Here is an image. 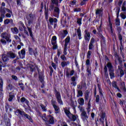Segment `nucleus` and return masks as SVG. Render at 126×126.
<instances>
[{"mask_svg": "<svg viewBox=\"0 0 126 126\" xmlns=\"http://www.w3.org/2000/svg\"><path fill=\"white\" fill-rule=\"evenodd\" d=\"M11 31L14 33V34H18L19 31L17 28L15 27L14 28H11Z\"/></svg>", "mask_w": 126, "mask_h": 126, "instance_id": "obj_22", "label": "nucleus"}, {"mask_svg": "<svg viewBox=\"0 0 126 126\" xmlns=\"http://www.w3.org/2000/svg\"><path fill=\"white\" fill-rule=\"evenodd\" d=\"M30 68L31 69V71H33L34 70V69L35 68V67L33 65H30Z\"/></svg>", "mask_w": 126, "mask_h": 126, "instance_id": "obj_51", "label": "nucleus"}, {"mask_svg": "<svg viewBox=\"0 0 126 126\" xmlns=\"http://www.w3.org/2000/svg\"><path fill=\"white\" fill-rule=\"evenodd\" d=\"M99 100H100V96L96 95L95 97V101L96 103H99Z\"/></svg>", "mask_w": 126, "mask_h": 126, "instance_id": "obj_44", "label": "nucleus"}, {"mask_svg": "<svg viewBox=\"0 0 126 126\" xmlns=\"http://www.w3.org/2000/svg\"><path fill=\"white\" fill-rule=\"evenodd\" d=\"M66 35L64 33H62L61 34V37L62 39H63Z\"/></svg>", "mask_w": 126, "mask_h": 126, "instance_id": "obj_64", "label": "nucleus"}, {"mask_svg": "<svg viewBox=\"0 0 126 126\" xmlns=\"http://www.w3.org/2000/svg\"><path fill=\"white\" fill-rule=\"evenodd\" d=\"M8 57L9 58H11V59H14L16 58V55L14 54L13 52H9L7 53Z\"/></svg>", "mask_w": 126, "mask_h": 126, "instance_id": "obj_17", "label": "nucleus"}, {"mask_svg": "<svg viewBox=\"0 0 126 126\" xmlns=\"http://www.w3.org/2000/svg\"><path fill=\"white\" fill-rule=\"evenodd\" d=\"M90 99L91 101V97H90V93H89V92H86L85 96V101H88V100L90 101Z\"/></svg>", "mask_w": 126, "mask_h": 126, "instance_id": "obj_15", "label": "nucleus"}, {"mask_svg": "<svg viewBox=\"0 0 126 126\" xmlns=\"http://www.w3.org/2000/svg\"><path fill=\"white\" fill-rule=\"evenodd\" d=\"M94 42H95V39H94V38L93 37L92 38L90 42L89 50H92L93 48H94V45H93V44H94Z\"/></svg>", "mask_w": 126, "mask_h": 126, "instance_id": "obj_12", "label": "nucleus"}, {"mask_svg": "<svg viewBox=\"0 0 126 126\" xmlns=\"http://www.w3.org/2000/svg\"><path fill=\"white\" fill-rule=\"evenodd\" d=\"M51 104L52 106H56L57 105V101L55 100H54V99H52L51 100Z\"/></svg>", "mask_w": 126, "mask_h": 126, "instance_id": "obj_39", "label": "nucleus"}, {"mask_svg": "<svg viewBox=\"0 0 126 126\" xmlns=\"http://www.w3.org/2000/svg\"><path fill=\"white\" fill-rule=\"evenodd\" d=\"M27 28H28V30L29 32L30 33V35L31 37H32V40H33L34 37H33V33L32 32V30H31V29L29 27H27Z\"/></svg>", "mask_w": 126, "mask_h": 126, "instance_id": "obj_32", "label": "nucleus"}, {"mask_svg": "<svg viewBox=\"0 0 126 126\" xmlns=\"http://www.w3.org/2000/svg\"><path fill=\"white\" fill-rule=\"evenodd\" d=\"M83 96V92L82 91H78V94L77 95V98L79 97H82Z\"/></svg>", "mask_w": 126, "mask_h": 126, "instance_id": "obj_34", "label": "nucleus"}, {"mask_svg": "<svg viewBox=\"0 0 126 126\" xmlns=\"http://www.w3.org/2000/svg\"><path fill=\"white\" fill-rule=\"evenodd\" d=\"M51 65L52 66V67H53L54 68V69H56L57 68V65H56V64L54 63H52L51 64Z\"/></svg>", "mask_w": 126, "mask_h": 126, "instance_id": "obj_61", "label": "nucleus"}, {"mask_svg": "<svg viewBox=\"0 0 126 126\" xmlns=\"http://www.w3.org/2000/svg\"><path fill=\"white\" fill-rule=\"evenodd\" d=\"M70 42V37H69V36H68L65 39L64 48V51H63V54L64 56H66V55H67V53L66 52V50H67V46L68 45V43Z\"/></svg>", "mask_w": 126, "mask_h": 126, "instance_id": "obj_4", "label": "nucleus"}, {"mask_svg": "<svg viewBox=\"0 0 126 126\" xmlns=\"http://www.w3.org/2000/svg\"><path fill=\"white\" fill-rule=\"evenodd\" d=\"M74 12H78L81 11V9L80 8H75L73 9Z\"/></svg>", "mask_w": 126, "mask_h": 126, "instance_id": "obj_47", "label": "nucleus"}, {"mask_svg": "<svg viewBox=\"0 0 126 126\" xmlns=\"http://www.w3.org/2000/svg\"><path fill=\"white\" fill-rule=\"evenodd\" d=\"M40 106L42 108V109L43 110V111H44V112H46V106H45V105L43 104H41Z\"/></svg>", "mask_w": 126, "mask_h": 126, "instance_id": "obj_53", "label": "nucleus"}, {"mask_svg": "<svg viewBox=\"0 0 126 126\" xmlns=\"http://www.w3.org/2000/svg\"><path fill=\"white\" fill-rule=\"evenodd\" d=\"M112 86L114 87V88H116V89H117L118 91H120V88L118 87V86L117 85V82L115 81L112 82Z\"/></svg>", "mask_w": 126, "mask_h": 126, "instance_id": "obj_25", "label": "nucleus"}, {"mask_svg": "<svg viewBox=\"0 0 126 126\" xmlns=\"http://www.w3.org/2000/svg\"><path fill=\"white\" fill-rule=\"evenodd\" d=\"M87 71L88 72V75H91V70L89 69V67L87 66Z\"/></svg>", "mask_w": 126, "mask_h": 126, "instance_id": "obj_40", "label": "nucleus"}, {"mask_svg": "<svg viewBox=\"0 0 126 126\" xmlns=\"http://www.w3.org/2000/svg\"><path fill=\"white\" fill-rule=\"evenodd\" d=\"M77 23L79 25V26H81V24H82V18H77Z\"/></svg>", "mask_w": 126, "mask_h": 126, "instance_id": "obj_26", "label": "nucleus"}, {"mask_svg": "<svg viewBox=\"0 0 126 126\" xmlns=\"http://www.w3.org/2000/svg\"><path fill=\"white\" fill-rule=\"evenodd\" d=\"M86 1H87V0H82L81 2V5H84L85 4Z\"/></svg>", "mask_w": 126, "mask_h": 126, "instance_id": "obj_54", "label": "nucleus"}, {"mask_svg": "<svg viewBox=\"0 0 126 126\" xmlns=\"http://www.w3.org/2000/svg\"><path fill=\"white\" fill-rule=\"evenodd\" d=\"M81 117L83 122H87V120L89 118V116L87 115V113L85 110H83L81 114Z\"/></svg>", "mask_w": 126, "mask_h": 126, "instance_id": "obj_8", "label": "nucleus"}, {"mask_svg": "<svg viewBox=\"0 0 126 126\" xmlns=\"http://www.w3.org/2000/svg\"><path fill=\"white\" fill-rule=\"evenodd\" d=\"M20 101L22 103H24V102H25L27 105H28V104H29V101H28V100L26 99L25 97H22L20 99Z\"/></svg>", "mask_w": 126, "mask_h": 126, "instance_id": "obj_21", "label": "nucleus"}, {"mask_svg": "<svg viewBox=\"0 0 126 126\" xmlns=\"http://www.w3.org/2000/svg\"><path fill=\"white\" fill-rule=\"evenodd\" d=\"M84 37L90 38V32H88V31L87 30H86L85 31Z\"/></svg>", "mask_w": 126, "mask_h": 126, "instance_id": "obj_31", "label": "nucleus"}, {"mask_svg": "<svg viewBox=\"0 0 126 126\" xmlns=\"http://www.w3.org/2000/svg\"><path fill=\"white\" fill-rule=\"evenodd\" d=\"M90 56H91V51H89L87 53V58L88 59H89L90 58Z\"/></svg>", "mask_w": 126, "mask_h": 126, "instance_id": "obj_62", "label": "nucleus"}, {"mask_svg": "<svg viewBox=\"0 0 126 126\" xmlns=\"http://www.w3.org/2000/svg\"><path fill=\"white\" fill-rule=\"evenodd\" d=\"M77 101L78 104L81 106H83V105H84V99L83 98L80 97L78 99Z\"/></svg>", "mask_w": 126, "mask_h": 126, "instance_id": "obj_16", "label": "nucleus"}, {"mask_svg": "<svg viewBox=\"0 0 126 126\" xmlns=\"http://www.w3.org/2000/svg\"><path fill=\"white\" fill-rule=\"evenodd\" d=\"M22 25L24 29L25 34H26V35H27V36H29V33H28V32L26 30V28H25V26H24V24H22Z\"/></svg>", "mask_w": 126, "mask_h": 126, "instance_id": "obj_35", "label": "nucleus"}, {"mask_svg": "<svg viewBox=\"0 0 126 126\" xmlns=\"http://www.w3.org/2000/svg\"><path fill=\"white\" fill-rule=\"evenodd\" d=\"M61 54H62V50L60 49H58L57 50V56H58L59 58L61 56Z\"/></svg>", "mask_w": 126, "mask_h": 126, "instance_id": "obj_49", "label": "nucleus"}, {"mask_svg": "<svg viewBox=\"0 0 126 126\" xmlns=\"http://www.w3.org/2000/svg\"><path fill=\"white\" fill-rule=\"evenodd\" d=\"M26 18L28 20V24L30 25V24H32L33 21H34V18H35V15L31 13L27 15Z\"/></svg>", "mask_w": 126, "mask_h": 126, "instance_id": "obj_6", "label": "nucleus"}, {"mask_svg": "<svg viewBox=\"0 0 126 126\" xmlns=\"http://www.w3.org/2000/svg\"><path fill=\"white\" fill-rule=\"evenodd\" d=\"M2 60L4 63H6V62H8V61H9V57H8V55L4 54L2 56Z\"/></svg>", "mask_w": 126, "mask_h": 126, "instance_id": "obj_14", "label": "nucleus"}, {"mask_svg": "<svg viewBox=\"0 0 126 126\" xmlns=\"http://www.w3.org/2000/svg\"><path fill=\"white\" fill-rule=\"evenodd\" d=\"M33 54L35 56V57H36V56H37L38 52H37L36 49H35V50L34 51H33Z\"/></svg>", "mask_w": 126, "mask_h": 126, "instance_id": "obj_63", "label": "nucleus"}, {"mask_svg": "<svg viewBox=\"0 0 126 126\" xmlns=\"http://www.w3.org/2000/svg\"><path fill=\"white\" fill-rule=\"evenodd\" d=\"M116 24L117 26H120V19H116Z\"/></svg>", "mask_w": 126, "mask_h": 126, "instance_id": "obj_52", "label": "nucleus"}, {"mask_svg": "<svg viewBox=\"0 0 126 126\" xmlns=\"http://www.w3.org/2000/svg\"><path fill=\"white\" fill-rule=\"evenodd\" d=\"M108 71L109 72V75L110 76V78L112 79V78H114L115 77V70H114V66H113V65H112V63L110 62H108L106 66V65H104V74L106 77H108L109 76V74H108Z\"/></svg>", "mask_w": 126, "mask_h": 126, "instance_id": "obj_2", "label": "nucleus"}, {"mask_svg": "<svg viewBox=\"0 0 126 126\" xmlns=\"http://www.w3.org/2000/svg\"><path fill=\"white\" fill-rule=\"evenodd\" d=\"M1 37L3 39H5L7 43H10L11 39H10V34L6 32H3L1 34Z\"/></svg>", "mask_w": 126, "mask_h": 126, "instance_id": "obj_5", "label": "nucleus"}, {"mask_svg": "<svg viewBox=\"0 0 126 126\" xmlns=\"http://www.w3.org/2000/svg\"><path fill=\"white\" fill-rule=\"evenodd\" d=\"M63 0H51V2L50 3V5H49V10L52 11H53V15L55 17H57L59 18V16L60 15V5L59 3H61L62 1Z\"/></svg>", "mask_w": 126, "mask_h": 126, "instance_id": "obj_1", "label": "nucleus"}, {"mask_svg": "<svg viewBox=\"0 0 126 126\" xmlns=\"http://www.w3.org/2000/svg\"><path fill=\"white\" fill-rule=\"evenodd\" d=\"M61 59L62 60V61H63V62L66 61L67 59L66 58L65 55H62L61 56Z\"/></svg>", "mask_w": 126, "mask_h": 126, "instance_id": "obj_36", "label": "nucleus"}, {"mask_svg": "<svg viewBox=\"0 0 126 126\" xmlns=\"http://www.w3.org/2000/svg\"><path fill=\"white\" fill-rule=\"evenodd\" d=\"M77 35L78 37V39L79 40H81L82 37H81V30H80V28H79L77 30Z\"/></svg>", "mask_w": 126, "mask_h": 126, "instance_id": "obj_19", "label": "nucleus"}, {"mask_svg": "<svg viewBox=\"0 0 126 126\" xmlns=\"http://www.w3.org/2000/svg\"><path fill=\"white\" fill-rule=\"evenodd\" d=\"M97 86L99 90V94L102 96L103 93H102V90H101V88L99 87V84H97Z\"/></svg>", "mask_w": 126, "mask_h": 126, "instance_id": "obj_45", "label": "nucleus"}, {"mask_svg": "<svg viewBox=\"0 0 126 126\" xmlns=\"http://www.w3.org/2000/svg\"><path fill=\"white\" fill-rule=\"evenodd\" d=\"M53 108H54L55 113L58 114L59 113V111H60V107L58 105H54L53 106Z\"/></svg>", "mask_w": 126, "mask_h": 126, "instance_id": "obj_28", "label": "nucleus"}, {"mask_svg": "<svg viewBox=\"0 0 126 126\" xmlns=\"http://www.w3.org/2000/svg\"><path fill=\"white\" fill-rule=\"evenodd\" d=\"M54 28H56L57 26V22H58V19L57 18H49V23L51 25H54Z\"/></svg>", "mask_w": 126, "mask_h": 126, "instance_id": "obj_9", "label": "nucleus"}, {"mask_svg": "<svg viewBox=\"0 0 126 126\" xmlns=\"http://www.w3.org/2000/svg\"><path fill=\"white\" fill-rule=\"evenodd\" d=\"M11 77L12 79H14V80H17L18 79V78H17V76L14 75H12Z\"/></svg>", "mask_w": 126, "mask_h": 126, "instance_id": "obj_59", "label": "nucleus"}, {"mask_svg": "<svg viewBox=\"0 0 126 126\" xmlns=\"http://www.w3.org/2000/svg\"><path fill=\"white\" fill-rule=\"evenodd\" d=\"M0 42L1 43H2V44H3L4 45H6V41H5V40L3 39H1Z\"/></svg>", "mask_w": 126, "mask_h": 126, "instance_id": "obj_56", "label": "nucleus"}, {"mask_svg": "<svg viewBox=\"0 0 126 126\" xmlns=\"http://www.w3.org/2000/svg\"><path fill=\"white\" fill-rule=\"evenodd\" d=\"M4 23L5 25H7L9 23V19H6L4 21Z\"/></svg>", "mask_w": 126, "mask_h": 126, "instance_id": "obj_58", "label": "nucleus"}, {"mask_svg": "<svg viewBox=\"0 0 126 126\" xmlns=\"http://www.w3.org/2000/svg\"><path fill=\"white\" fill-rule=\"evenodd\" d=\"M121 45L120 46V50L121 52H122L123 50H124V47L123 46V41H120Z\"/></svg>", "mask_w": 126, "mask_h": 126, "instance_id": "obj_46", "label": "nucleus"}, {"mask_svg": "<svg viewBox=\"0 0 126 126\" xmlns=\"http://www.w3.org/2000/svg\"><path fill=\"white\" fill-rule=\"evenodd\" d=\"M56 98L57 99V102L60 105H63V102L62 100V96H61V93L58 91L56 92V94H55Z\"/></svg>", "mask_w": 126, "mask_h": 126, "instance_id": "obj_7", "label": "nucleus"}, {"mask_svg": "<svg viewBox=\"0 0 126 126\" xmlns=\"http://www.w3.org/2000/svg\"><path fill=\"white\" fill-rule=\"evenodd\" d=\"M77 118H78V116H75L73 114H71V115H70V118H69V119H71V120H72V121H74L76 120V119H77Z\"/></svg>", "mask_w": 126, "mask_h": 126, "instance_id": "obj_30", "label": "nucleus"}, {"mask_svg": "<svg viewBox=\"0 0 126 126\" xmlns=\"http://www.w3.org/2000/svg\"><path fill=\"white\" fill-rule=\"evenodd\" d=\"M48 13H49V11L47 9H45V17H48Z\"/></svg>", "mask_w": 126, "mask_h": 126, "instance_id": "obj_57", "label": "nucleus"}, {"mask_svg": "<svg viewBox=\"0 0 126 126\" xmlns=\"http://www.w3.org/2000/svg\"><path fill=\"white\" fill-rule=\"evenodd\" d=\"M121 16V18L123 19H126V15L123 14V13H121L120 14Z\"/></svg>", "mask_w": 126, "mask_h": 126, "instance_id": "obj_60", "label": "nucleus"}, {"mask_svg": "<svg viewBox=\"0 0 126 126\" xmlns=\"http://www.w3.org/2000/svg\"><path fill=\"white\" fill-rule=\"evenodd\" d=\"M116 14H117V17H119V14L120 13V8L117 7L116 8Z\"/></svg>", "mask_w": 126, "mask_h": 126, "instance_id": "obj_42", "label": "nucleus"}, {"mask_svg": "<svg viewBox=\"0 0 126 126\" xmlns=\"http://www.w3.org/2000/svg\"><path fill=\"white\" fill-rule=\"evenodd\" d=\"M3 86V81L2 79L0 78V91H2V87Z\"/></svg>", "mask_w": 126, "mask_h": 126, "instance_id": "obj_29", "label": "nucleus"}, {"mask_svg": "<svg viewBox=\"0 0 126 126\" xmlns=\"http://www.w3.org/2000/svg\"><path fill=\"white\" fill-rule=\"evenodd\" d=\"M100 118L99 119L100 122H101L102 124H104V121L106 117V114L105 113V112L101 111L100 112Z\"/></svg>", "mask_w": 126, "mask_h": 126, "instance_id": "obj_11", "label": "nucleus"}, {"mask_svg": "<svg viewBox=\"0 0 126 126\" xmlns=\"http://www.w3.org/2000/svg\"><path fill=\"white\" fill-rule=\"evenodd\" d=\"M38 78L41 83H43V82H44V76L43 75L39 74L38 76Z\"/></svg>", "mask_w": 126, "mask_h": 126, "instance_id": "obj_33", "label": "nucleus"}, {"mask_svg": "<svg viewBox=\"0 0 126 126\" xmlns=\"http://www.w3.org/2000/svg\"><path fill=\"white\" fill-rule=\"evenodd\" d=\"M69 64V62L67 61H63L61 63V65L62 66V67H64V66H65V65H67Z\"/></svg>", "mask_w": 126, "mask_h": 126, "instance_id": "obj_24", "label": "nucleus"}, {"mask_svg": "<svg viewBox=\"0 0 126 126\" xmlns=\"http://www.w3.org/2000/svg\"><path fill=\"white\" fill-rule=\"evenodd\" d=\"M18 55L20 57V58H21V55L23 57H24V56H25V50L23 49L21 51V53L20 52H18Z\"/></svg>", "mask_w": 126, "mask_h": 126, "instance_id": "obj_23", "label": "nucleus"}, {"mask_svg": "<svg viewBox=\"0 0 126 126\" xmlns=\"http://www.w3.org/2000/svg\"><path fill=\"white\" fill-rule=\"evenodd\" d=\"M99 37H100V38H101V39H102V41H103V42H104L105 41V37H104V36H103V35H102V34H101L100 33H97Z\"/></svg>", "mask_w": 126, "mask_h": 126, "instance_id": "obj_38", "label": "nucleus"}, {"mask_svg": "<svg viewBox=\"0 0 126 126\" xmlns=\"http://www.w3.org/2000/svg\"><path fill=\"white\" fill-rule=\"evenodd\" d=\"M54 117L51 116L50 115V117H49V119L48 122H47L48 125H53L54 124Z\"/></svg>", "mask_w": 126, "mask_h": 126, "instance_id": "obj_18", "label": "nucleus"}, {"mask_svg": "<svg viewBox=\"0 0 126 126\" xmlns=\"http://www.w3.org/2000/svg\"><path fill=\"white\" fill-rule=\"evenodd\" d=\"M117 30L119 34H121V32H122V28H121V27H117Z\"/></svg>", "mask_w": 126, "mask_h": 126, "instance_id": "obj_48", "label": "nucleus"}, {"mask_svg": "<svg viewBox=\"0 0 126 126\" xmlns=\"http://www.w3.org/2000/svg\"><path fill=\"white\" fill-rule=\"evenodd\" d=\"M5 11H6V8L3 7L2 6L0 7V16L1 17L4 18L5 17Z\"/></svg>", "mask_w": 126, "mask_h": 126, "instance_id": "obj_10", "label": "nucleus"}, {"mask_svg": "<svg viewBox=\"0 0 126 126\" xmlns=\"http://www.w3.org/2000/svg\"><path fill=\"white\" fill-rule=\"evenodd\" d=\"M17 113H18L22 117H24L25 118H26V119H28V120H29L31 122V123L33 122V120H32V118L30 116H29L28 114L25 113V112L23 111H21L19 109H18L17 110Z\"/></svg>", "mask_w": 126, "mask_h": 126, "instance_id": "obj_3", "label": "nucleus"}, {"mask_svg": "<svg viewBox=\"0 0 126 126\" xmlns=\"http://www.w3.org/2000/svg\"><path fill=\"white\" fill-rule=\"evenodd\" d=\"M95 14L98 15V16H102L103 15V9H96Z\"/></svg>", "mask_w": 126, "mask_h": 126, "instance_id": "obj_13", "label": "nucleus"}, {"mask_svg": "<svg viewBox=\"0 0 126 126\" xmlns=\"http://www.w3.org/2000/svg\"><path fill=\"white\" fill-rule=\"evenodd\" d=\"M119 39L120 42H123V36H122V34H121V33H119Z\"/></svg>", "mask_w": 126, "mask_h": 126, "instance_id": "obj_55", "label": "nucleus"}, {"mask_svg": "<svg viewBox=\"0 0 126 126\" xmlns=\"http://www.w3.org/2000/svg\"><path fill=\"white\" fill-rule=\"evenodd\" d=\"M90 108H91V99H90V100L89 101L88 103V107H87V113L89 115V113H90Z\"/></svg>", "mask_w": 126, "mask_h": 126, "instance_id": "obj_20", "label": "nucleus"}, {"mask_svg": "<svg viewBox=\"0 0 126 126\" xmlns=\"http://www.w3.org/2000/svg\"><path fill=\"white\" fill-rule=\"evenodd\" d=\"M125 74V72H124V70L121 69L120 70V77H122Z\"/></svg>", "mask_w": 126, "mask_h": 126, "instance_id": "obj_50", "label": "nucleus"}, {"mask_svg": "<svg viewBox=\"0 0 126 126\" xmlns=\"http://www.w3.org/2000/svg\"><path fill=\"white\" fill-rule=\"evenodd\" d=\"M14 98V95H9V98H8V101L11 102L12 99Z\"/></svg>", "mask_w": 126, "mask_h": 126, "instance_id": "obj_41", "label": "nucleus"}, {"mask_svg": "<svg viewBox=\"0 0 126 126\" xmlns=\"http://www.w3.org/2000/svg\"><path fill=\"white\" fill-rule=\"evenodd\" d=\"M64 113L68 118H70V116H71L72 114L70 113V112L68 111V110L67 109L64 110Z\"/></svg>", "mask_w": 126, "mask_h": 126, "instance_id": "obj_27", "label": "nucleus"}, {"mask_svg": "<svg viewBox=\"0 0 126 126\" xmlns=\"http://www.w3.org/2000/svg\"><path fill=\"white\" fill-rule=\"evenodd\" d=\"M29 52L30 53V55H31V56H32V55H33V49H32V48H29Z\"/></svg>", "mask_w": 126, "mask_h": 126, "instance_id": "obj_43", "label": "nucleus"}, {"mask_svg": "<svg viewBox=\"0 0 126 126\" xmlns=\"http://www.w3.org/2000/svg\"><path fill=\"white\" fill-rule=\"evenodd\" d=\"M51 115L46 116L45 119H44V121L46 122V124H48V122H49V119H50V117Z\"/></svg>", "mask_w": 126, "mask_h": 126, "instance_id": "obj_37", "label": "nucleus"}]
</instances>
